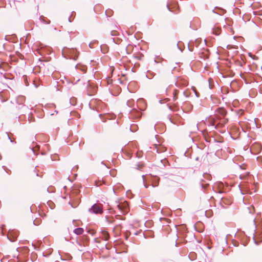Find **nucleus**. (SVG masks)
<instances>
[{
    "mask_svg": "<svg viewBox=\"0 0 262 262\" xmlns=\"http://www.w3.org/2000/svg\"><path fill=\"white\" fill-rule=\"evenodd\" d=\"M115 211L118 210L120 213L122 214L126 213L128 212L129 207L128 203L126 201L119 202L117 203L116 207L115 208Z\"/></svg>",
    "mask_w": 262,
    "mask_h": 262,
    "instance_id": "f257e3e1",
    "label": "nucleus"
},
{
    "mask_svg": "<svg viewBox=\"0 0 262 262\" xmlns=\"http://www.w3.org/2000/svg\"><path fill=\"white\" fill-rule=\"evenodd\" d=\"M89 211L94 213H102L103 212L101 204H94L90 209Z\"/></svg>",
    "mask_w": 262,
    "mask_h": 262,
    "instance_id": "f03ea898",
    "label": "nucleus"
},
{
    "mask_svg": "<svg viewBox=\"0 0 262 262\" xmlns=\"http://www.w3.org/2000/svg\"><path fill=\"white\" fill-rule=\"evenodd\" d=\"M226 114V110L222 107L217 108L215 112V116L216 118L219 119L221 117H224Z\"/></svg>",
    "mask_w": 262,
    "mask_h": 262,
    "instance_id": "7ed1b4c3",
    "label": "nucleus"
},
{
    "mask_svg": "<svg viewBox=\"0 0 262 262\" xmlns=\"http://www.w3.org/2000/svg\"><path fill=\"white\" fill-rule=\"evenodd\" d=\"M221 28L217 25H214L212 28V33L216 35H218L221 33Z\"/></svg>",
    "mask_w": 262,
    "mask_h": 262,
    "instance_id": "20e7f679",
    "label": "nucleus"
},
{
    "mask_svg": "<svg viewBox=\"0 0 262 262\" xmlns=\"http://www.w3.org/2000/svg\"><path fill=\"white\" fill-rule=\"evenodd\" d=\"M101 237L104 241H107L110 238V235L107 231H102Z\"/></svg>",
    "mask_w": 262,
    "mask_h": 262,
    "instance_id": "39448f33",
    "label": "nucleus"
},
{
    "mask_svg": "<svg viewBox=\"0 0 262 262\" xmlns=\"http://www.w3.org/2000/svg\"><path fill=\"white\" fill-rule=\"evenodd\" d=\"M84 230L82 228H77L74 230V233L76 235H81L83 234Z\"/></svg>",
    "mask_w": 262,
    "mask_h": 262,
    "instance_id": "423d86ee",
    "label": "nucleus"
},
{
    "mask_svg": "<svg viewBox=\"0 0 262 262\" xmlns=\"http://www.w3.org/2000/svg\"><path fill=\"white\" fill-rule=\"evenodd\" d=\"M76 68L77 69L81 70L83 72H85L86 70V67L85 66L77 65Z\"/></svg>",
    "mask_w": 262,
    "mask_h": 262,
    "instance_id": "0eeeda50",
    "label": "nucleus"
},
{
    "mask_svg": "<svg viewBox=\"0 0 262 262\" xmlns=\"http://www.w3.org/2000/svg\"><path fill=\"white\" fill-rule=\"evenodd\" d=\"M179 93V91L177 90H174L173 92V99L174 101L176 100L178 98V95Z\"/></svg>",
    "mask_w": 262,
    "mask_h": 262,
    "instance_id": "6e6552de",
    "label": "nucleus"
},
{
    "mask_svg": "<svg viewBox=\"0 0 262 262\" xmlns=\"http://www.w3.org/2000/svg\"><path fill=\"white\" fill-rule=\"evenodd\" d=\"M181 79H180L177 82L178 85L182 84L183 86H186L188 84V82L186 80H184L182 82V83H180V81L181 80Z\"/></svg>",
    "mask_w": 262,
    "mask_h": 262,
    "instance_id": "1a4fd4ad",
    "label": "nucleus"
},
{
    "mask_svg": "<svg viewBox=\"0 0 262 262\" xmlns=\"http://www.w3.org/2000/svg\"><path fill=\"white\" fill-rule=\"evenodd\" d=\"M208 121L211 122V123H210L211 125L214 126L215 125V120L213 117L209 118L208 119Z\"/></svg>",
    "mask_w": 262,
    "mask_h": 262,
    "instance_id": "9d476101",
    "label": "nucleus"
},
{
    "mask_svg": "<svg viewBox=\"0 0 262 262\" xmlns=\"http://www.w3.org/2000/svg\"><path fill=\"white\" fill-rule=\"evenodd\" d=\"M134 102V100L133 99H130L127 101V104L129 106L132 107V104Z\"/></svg>",
    "mask_w": 262,
    "mask_h": 262,
    "instance_id": "9b49d317",
    "label": "nucleus"
},
{
    "mask_svg": "<svg viewBox=\"0 0 262 262\" xmlns=\"http://www.w3.org/2000/svg\"><path fill=\"white\" fill-rule=\"evenodd\" d=\"M192 90L195 93L196 96L198 97L199 96V93L196 92V90L194 87H192Z\"/></svg>",
    "mask_w": 262,
    "mask_h": 262,
    "instance_id": "f8f14e48",
    "label": "nucleus"
},
{
    "mask_svg": "<svg viewBox=\"0 0 262 262\" xmlns=\"http://www.w3.org/2000/svg\"><path fill=\"white\" fill-rule=\"evenodd\" d=\"M167 7L168 8V9L169 10V11H170L171 12H174V11L173 10H172V8H170L169 5H167Z\"/></svg>",
    "mask_w": 262,
    "mask_h": 262,
    "instance_id": "ddd939ff",
    "label": "nucleus"
},
{
    "mask_svg": "<svg viewBox=\"0 0 262 262\" xmlns=\"http://www.w3.org/2000/svg\"><path fill=\"white\" fill-rule=\"evenodd\" d=\"M101 185V183L100 182H96V185L97 186H99Z\"/></svg>",
    "mask_w": 262,
    "mask_h": 262,
    "instance_id": "4468645a",
    "label": "nucleus"
},
{
    "mask_svg": "<svg viewBox=\"0 0 262 262\" xmlns=\"http://www.w3.org/2000/svg\"><path fill=\"white\" fill-rule=\"evenodd\" d=\"M68 51H71V52H75L76 51L74 50V49H72V50H68Z\"/></svg>",
    "mask_w": 262,
    "mask_h": 262,
    "instance_id": "2eb2a0df",
    "label": "nucleus"
},
{
    "mask_svg": "<svg viewBox=\"0 0 262 262\" xmlns=\"http://www.w3.org/2000/svg\"><path fill=\"white\" fill-rule=\"evenodd\" d=\"M152 187H156L158 186V184H154V183L152 184Z\"/></svg>",
    "mask_w": 262,
    "mask_h": 262,
    "instance_id": "dca6fc26",
    "label": "nucleus"
},
{
    "mask_svg": "<svg viewBox=\"0 0 262 262\" xmlns=\"http://www.w3.org/2000/svg\"><path fill=\"white\" fill-rule=\"evenodd\" d=\"M144 186L146 188H148V186L146 184H144Z\"/></svg>",
    "mask_w": 262,
    "mask_h": 262,
    "instance_id": "f3484780",
    "label": "nucleus"
},
{
    "mask_svg": "<svg viewBox=\"0 0 262 262\" xmlns=\"http://www.w3.org/2000/svg\"><path fill=\"white\" fill-rule=\"evenodd\" d=\"M10 240L11 241V242H14L15 241V239L14 238L13 239H10Z\"/></svg>",
    "mask_w": 262,
    "mask_h": 262,
    "instance_id": "a211bd4d",
    "label": "nucleus"
},
{
    "mask_svg": "<svg viewBox=\"0 0 262 262\" xmlns=\"http://www.w3.org/2000/svg\"><path fill=\"white\" fill-rule=\"evenodd\" d=\"M69 58H73V59H75V57H70Z\"/></svg>",
    "mask_w": 262,
    "mask_h": 262,
    "instance_id": "6ab92c4d",
    "label": "nucleus"
},
{
    "mask_svg": "<svg viewBox=\"0 0 262 262\" xmlns=\"http://www.w3.org/2000/svg\"><path fill=\"white\" fill-rule=\"evenodd\" d=\"M142 177H143V178H144V176H143ZM143 180L144 181V179H143Z\"/></svg>",
    "mask_w": 262,
    "mask_h": 262,
    "instance_id": "aec40b11",
    "label": "nucleus"
}]
</instances>
